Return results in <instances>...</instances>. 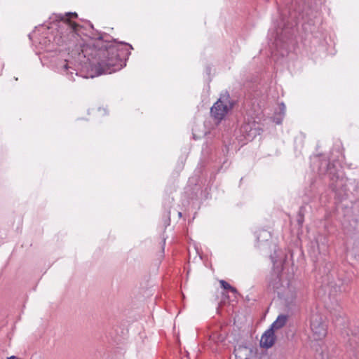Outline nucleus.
<instances>
[{
    "label": "nucleus",
    "instance_id": "nucleus-1",
    "mask_svg": "<svg viewBox=\"0 0 359 359\" xmlns=\"http://www.w3.org/2000/svg\"><path fill=\"white\" fill-rule=\"evenodd\" d=\"M121 46L119 43L104 41L100 36L84 45L81 52L97 75L111 74L125 65L123 57L128 53L121 49Z\"/></svg>",
    "mask_w": 359,
    "mask_h": 359
},
{
    "label": "nucleus",
    "instance_id": "nucleus-2",
    "mask_svg": "<svg viewBox=\"0 0 359 359\" xmlns=\"http://www.w3.org/2000/svg\"><path fill=\"white\" fill-rule=\"evenodd\" d=\"M234 105L228 93L221 95L218 100L210 109V115L217 124H219L226 116L228 112L231 110Z\"/></svg>",
    "mask_w": 359,
    "mask_h": 359
},
{
    "label": "nucleus",
    "instance_id": "nucleus-3",
    "mask_svg": "<svg viewBox=\"0 0 359 359\" xmlns=\"http://www.w3.org/2000/svg\"><path fill=\"white\" fill-rule=\"evenodd\" d=\"M310 325L315 340H320L327 335V324L326 318L320 313H312Z\"/></svg>",
    "mask_w": 359,
    "mask_h": 359
},
{
    "label": "nucleus",
    "instance_id": "nucleus-4",
    "mask_svg": "<svg viewBox=\"0 0 359 359\" xmlns=\"http://www.w3.org/2000/svg\"><path fill=\"white\" fill-rule=\"evenodd\" d=\"M276 341V336L273 328L267 330L262 335L260 340V346L262 347L269 348L273 346Z\"/></svg>",
    "mask_w": 359,
    "mask_h": 359
},
{
    "label": "nucleus",
    "instance_id": "nucleus-5",
    "mask_svg": "<svg viewBox=\"0 0 359 359\" xmlns=\"http://www.w3.org/2000/svg\"><path fill=\"white\" fill-rule=\"evenodd\" d=\"M78 15L76 13H67L65 16L60 15L58 18L60 21L64 22L72 30L76 32L78 29L79 25L70 20V18H76Z\"/></svg>",
    "mask_w": 359,
    "mask_h": 359
},
{
    "label": "nucleus",
    "instance_id": "nucleus-6",
    "mask_svg": "<svg viewBox=\"0 0 359 359\" xmlns=\"http://www.w3.org/2000/svg\"><path fill=\"white\" fill-rule=\"evenodd\" d=\"M233 353L236 359H248L251 350L247 346L240 345L235 347Z\"/></svg>",
    "mask_w": 359,
    "mask_h": 359
},
{
    "label": "nucleus",
    "instance_id": "nucleus-7",
    "mask_svg": "<svg viewBox=\"0 0 359 359\" xmlns=\"http://www.w3.org/2000/svg\"><path fill=\"white\" fill-rule=\"evenodd\" d=\"M287 320V316L280 315L277 318L276 320L272 324L271 328H273V330L280 329L286 324Z\"/></svg>",
    "mask_w": 359,
    "mask_h": 359
},
{
    "label": "nucleus",
    "instance_id": "nucleus-8",
    "mask_svg": "<svg viewBox=\"0 0 359 359\" xmlns=\"http://www.w3.org/2000/svg\"><path fill=\"white\" fill-rule=\"evenodd\" d=\"M269 287H271L273 290H277L281 285L280 278V277L274 274L273 276L272 280L269 282Z\"/></svg>",
    "mask_w": 359,
    "mask_h": 359
},
{
    "label": "nucleus",
    "instance_id": "nucleus-9",
    "mask_svg": "<svg viewBox=\"0 0 359 359\" xmlns=\"http://www.w3.org/2000/svg\"><path fill=\"white\" fill-rule=\"evenodd\" d=\"M225 336L222 335V334L217 333V332H213L210 336V339L215 343L222 342L224 340Z\"/></svg>",
    "mask_w": 359,
    "mask_h": 359
},
{
    "label": "nucleus",
    "instance_id": "nucleus-10",
    "mask_svg": "<svg viewBox=\"0 0 359 359\" xmlns=\"http://www.w3.org/2000/svg\"><path fill=\"white\" fill-rule=\"evenodd\" d=\"M358 339H359V338H358ZM348 342H349L350 346L353 349L357 348V345L358 344V338L356 337H353L350 338Z\"/></svg>",
    "mask_w": 359,
    "mask_h": 359
},
{
    "label": "nucleus",
    "instance_id": "nucleus-11",
    "mask_svg": "<svg viewBox=\"0 0 359 359\" xmlns=\"http://www.w3.org/2000/svg\"><path fill=\"white\" fill-rule=\"evenodd\" d=\"M219 283H220L221 287L226 290H229V289L231 286L229 283H228L226 281H225L224 280H221L219 281Z\"/></svg>",
    "mask_w": 359,
    "mask_h": 359
},
{
    "label": "nucleus",
    "instance_id": "nucleus-12",
    "mask_svg": "<svg viewBox=\"0 0 359 359\" xmlns=\"http://www.w3.org/2000/svg\"><path fill=\"white\" fill-rule=\"evenodd\" d=\"M338 182H338V179H337V181H336V184H335V183H334V182H332V183H330V188H331L333 191H337L338 190V187H339V185H338Z\"/></svg>",
    "mask_w": 359,
    "mask_h": 359
},
{
    "label": "nucleus",
    "instance_id": "nucleus-13",
    "mask_svg": "<svg viewBox=\"0 0 359 359\" xmlns=\"http://www.w3.org/2000/svg\"><path fill=\"white\" fill-rule=\"evenodd\" d=\"M297 222L299 225H302V224L303 222V215L301 213L299 214V218L297 219Z\"/></svg>",
    "mask_w": 359,
    "mask_h": 359
},
{
    "label": "nucleus",
    "instance_id": "nucleus-14",
    "mask_svg": "<svg viewBox=\"0 0 359 359\" xmlns=\"http://www.w3.org/2000/svg\"><path fill=\"white\" fill-rule=\"evenodd\" d=\"M229 291L231 292L233 294H237L238 293V290H236V288H235V287H233L232 286H231V287H230Z\"/></svg>",
    "mask_w": 359,
    "mask_h": 359
},
{
    "label": "nucleus",
    "instance_id": "nucleus-15",
    "mask_svg": "<svg viewBox=\"0 0 359 359\" xmlns=\"http://www.w3.org/2000/svg\"><path fill=\"white\" fill-rule=\"evenodd\" d=\"M64 68H65L66 70H67V69H69L68 65H67V64H65V65H64Z\"/></svg>",
    "mask_w": 359,
    "mask_h": 359
},
{
    "label": "nucleus",
    "instance_id": "nucleus-16",
    "mask_svg": "<svg viewBox=\"0 0 359 359\" xmlns=\"http://www.w3.org/2000/svg\"><path fill=\"white\" fill-rule=\"evenodd\" d=\"M8 359H19V358L15 356H11L10 358H8Z\"/></svg>",
    "mask_w": 359,
    "mask_h": 359
},
{
    "label": "nucleus",
    "instance_id": "nucleus-17",
    "mask_svg": "<svg viewBox=\"0 0 359 359\" xmlns=\"http://www.w3.org/2000/svg\"><path fill=\"white\" fill-rule=\"evenodd\" d=\"M358 348L359 349V346L357 345V348L355 349V351H358V352H359V350H358Z\"/></svg>",
    "mask_w": 359,
    "mask_h": 359
},
{
    "label": "nucleus",
    "instance_id": "nucleus-18",
    "mask_svg": "<svg viewBox=\"0 0 359 359\" xmlns=\"http://www.w3.org/2000/svg\"><path fill=\"white\" fill-rule=\"evenodd\" d=\"M179 216L182 217V213L181 212H179Z\"/></svg>",
    "mask_w": 359,
    "mask_h": 359
}]
</instances>
